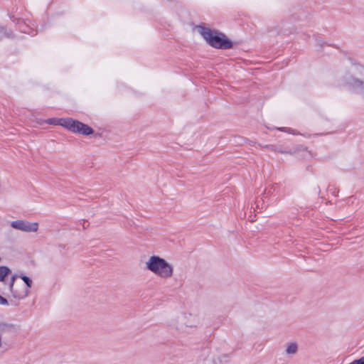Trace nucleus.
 Segmentation results:
<instances>
[{
  "label": "nucleus",
  "mask_w": 364,
  "mask_h": 364,
  "mask_svg": "<svg viewBox=\"0 0 364 364\" xmlns=\"http://www.w3.org/2000/svg\"><path fill=\"white\" fill-rule=\"evenodd\" d=\"M146 267L155 275L162 279H169L173 274V267L164 258L153 255L146 262Z\"/></svg>",
  "instance_id": "obj_1"
},
{
  "label": "nucleus",
  "mask_w": 364,
  "mask_h": 364,
  "mask_svg": "<svg viewBox=\"0 0 364 364\" xmlns=\"http://www.w3.org/2000/svg\"><path fill=\"white\" fill-rule=\"evenodd\" d=\"M199 33L203 38L212 47L219 49H229L232 47V43L226 38L225 34L213 31L210 28L200 26L198 28Z\"/></svg>",
  "instance_id": "obj_2"
},
{
  "label": "nucleus",
  "mask_w": 364,
  "mask_h": 364,
  "mask_svg": "<svg viewBox=\"0 0 364 364\" xmlns=\"http://www.w3.org/2000/svg\"><path fill=\"white\" fill-rule=\"evenodd\" d=\"M341 78L343 83L350 87H362L364 85V66H353L343 73Z\"/></svg>",
  "instance_id": "obj_3"
},
{
  "label": "nucleus",
  "mask_w": 364,
  "mask_h": 364,
  "mask_svg": "<svg viewBox=\"0 0 364 364\" xmlns=\"http://www.w3.org/2000/svg\"><path fill=\"white\" fill-rule=\"evenodd\" d=\"M63 127L69 131L83 135H90L93 133V129L88 125L71 118H66L63 120Z\"/></svg>",
  "instance_id": "obj_4"
},
{
  "label": "nucleus",
  "mask_w": 364,
  "mask_h": 364,
  "mask_svg": "<svg viewBox=\"0 0 364 364\" xmlns=\"http://www.w3.org/2000/svg\"><path fill=\"white\" fill-rule=\"evenodd\" d=\"M16 278V275H14L11 277L9 284V289L12 294L13 297L20 300L28 295L29 290L28 289V287H25V285L21 282L15 283Z\"/></svg>",
  "instance_id": "obj_5"
},
{
  "label": "nucleus",
  "mask_w": 364,
  "mask_h": 364,
  "mask_svg": "<svg viewBox=\"0 0 364 364\" xmlns=\"http://www.w3.org/2000/svg\"><path fill=\"white\" fill-rule=\"evenodd\" d=\"M11 226L16 230H21L26 232H36L38 229V223H31L29 221L17 220L12 221Z\"/></svg>",
  "instance_id": "obj_6"
},
{
  "label": "nucleus",
  "mask_w": 364,
  "mask_h": 364,
  "mask_svg": "<svg viewBox=\"0 0 364 364\" xmlns=\"http://www.w3.org/2000/svg\"><path fill=\"white\" fill-rule=\"evenodd\" d=\"M297 350H298V345L294 343V342H292V343H289L287 344V348H286V353L287 354H296L297 353Z\"/></svg>",
  "instance_id": "obj_7"
},
{
  "label": "nucleus",
  "mask_w": 364,
  "mask_h": 364,
  "mask_svg": "<svg viewBox=\"0 0 364 364\" xmlns=\"http://www.w3.org/2000/svg\"><path fill=\"white\" fill-rule=\"evenodd\" d=\"M11 269L6 266L0 267V282H4L5 278L11 274Z\"/></svg>",
  "instance_id": "obj_8"
},
{
  "label": "nucleus",
  "mask_w": 364,
  "mask_h": 364,
  "mask_svg": "<svg viewBox=\"0 0 364 364\" xmlns=\"http://www.w3.org/2000/svg\"><path fill=\"white\" fill-rule=\"evenodd\" d=\"M63 120H65V119L50 118L46 121V123L48 124L61 125L63 127Z\"/></svg>",
  "instance_id": "obj_9"
},
{
  "label": "nucleus",
  "mask_w": 364,
  "mask_h": 364,
  "mask_svg": "<svg viewBox=\"0 0 364 364\" xmlns=\"http://www.w3.org/2000/svg\"><path fill=\"white\" fill-rule=\"evenodd\" d=\"M265 147L272 151L279 152L282 154H291V151H282L281 149H277L274 145H267Z\"/></svg>",
  "instance_id": "obj_10"
},
{
  "label": "nucleus",
  "mask_w": 364,
  "mask_h": 364,
  "mask_svg": "<svg viewBox=\"0 0 364 364\" xmlns=\"http://www.w3.org/2000/svg\"><path fill=\"white\" fill-rule=\"evenodd\" d=\"M21 279H22V280L25 283V284H24L25 287H28V289L29 290V289H30V287H31V284H32L31 279L29 277H28L27 276H22Z\"/></svg>",
  "instance_id": "obj_11"
},
{
  "label": "nucleus",
  "mask_w": 364,
  "mask_h": 364,
  "mask_svg": "<svg viewBox=\"0 0 364 364\" xmlns=\"http://www.w3.org/2000/svg\"><path fill=\"white\" fill-rule=\"evenodd\" d=\"M198 323V322L197 319H196L194 318V321L193 322H191V323L187 322V323H186V325L188 327L194 328V327L197 326Z\"/></svg>",
  "instance_id": "obj_12"
},
{
  "label": "nucleus",
  "mask_w": 364,
  "mask_h": 364,
  "mask_svg": "<svg viewBox=\"0 0 364 364\" xmlns=\"http://www.w3.org/2000/svg\"><path fill=\"white\" fill-rule=\"evenodd\" d=\"M0 305H4V306H8L9 305V301L8 300L3 297L2 296L0 295Z\"/></svg>",
  "instance_id": "obj_13"
}]
</instances>
